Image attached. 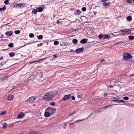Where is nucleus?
I'll use <instances>...</instances> for the list:
<instances>
[{"label":"nucleus","instance_id":"obj_1","mask_svg":"<svg viewBox=\"0 0 134 134\" xmlns=\"http://www.w3.org/2000/svg\"><path fill=\"white\" fill-rule=\"evenodd\" d=\"M58 94V92L56 91H49L46 93L42 97L43 99H51L54 97Z\"/></svg>","mask_w":134,"mask_h":134},{"label":"nucleus","instance_id":"obj_2","mask_svg":"<svg viewBox=\"0 0 134 134\" xmlns=\"http://www.w3.org/2000/svg\"><path fill=\"white\" fill-rule=\"evenodd\" d=\"M132 58L131 54L129 53H125L123 55V59L125 60H127Z\"/></svg>","mask_w":134,"mask_h":134},{"label":"nucleus","instance_id":"obj_3","mask_svg":"<svg viewBox=\"0 0 134 134\" xmlns=\"http://www.w3.org/2000/svg\"><path fill=\"white\" fill-rule=\"evenodd\" d=\"M110 35L108 34H101L99 35L98 36V38L100 39L102 38H103L104 39H108L110 38Z\"/></svg>","mask_w":134,"mask_h":134},{"label":"nucleus","instance_id":"obj_4","mask_svg":"<svg viewBox=\"0 0 134 134\" xmlns=\"http://www.w3.org/2000/svg\"><path fill=\"white\" fill-rule=\"evenodd\" d=\"M131 30L130 29H121L118 32H124L125 34H130L131 32Z\"/></svg>","mask_w":134,"mask_h":134},{"label":"nucleus","instance_id":"obj_5","mask_svg":"<svg viewBox=\"0 0 134 134\" xmlns=\"http://www.w3.org/2000/svg\"><path fill=\"white\" fill-rule=\"evenodd\" d=\"M56 110L55 108H52L50 107H48L46 109V111H48L50 114H53L55 112Z\"/></svg>","mask_w":134,"mask_h":134},{"label":"nucleus","instance_id":"obj_6","mask_svg":"<svg viewBox=\"0 0 134 134\" xmlns=\"http://www.w3.org/2000/svg\"><path fill=\"white\" fill-rule=\"evenodd\" d=\"M15 6L16 8H21L26 7V4L25 3L17 4L16 5H15Z\"/></svg>","mask_w":134,"mask_h":134},{"label":"nucleus","instance_id":"obj_7","mask_svg":"<svg viewBox=\"0 0 134 134\" xmlns=\"http://www.w3.org/2000/svg\"><path fill=\"white\" fill-rule=\"evenodd\" d=\"M71 97V95L70 94L68 95H65L62 98V100L64 101H65L66 100H68Z\"/></svg>","mask_w":134,"mask_h":134},{"label":"nucleus","instance_id":"obj_8","mask_svg":"<svg viewBox=\"0 0 134 134\" xmlns=\"http://www.w3.org/2000/svg\"><path fill=\"white\" fill-rule=\"evenodd\" d=\"M47 58H48L47 57H46L45 58H43L42 59H39V60H36V61H34L31 62H30L29 63V64H31L32 63H33L36 62H37V63L40 62H41V61H42L43 60H45Z\"/></svg>","mask_w":134,"mask_h":134},{"label":"nucleus","instance_id":"obj_9","mask_svg":"<svg viewBox=\"0 0 134 134\" xmlns=\"http://www.w3.org/2000/svg\"><path fill=\"white\" fill-rule=\"evenodd\" d=\"M34 97L32 96L28 98L26 100V102H33L35 100Z\"/></svg>","mask_w":134,"mask_h":134},{"label":"nucleus","instance_id":"obj_10","mask_svg":"<svg viewBox=\"0 0 134 134\" xmlns=\"http://www.w3.org/2000/svg\"><path fill=\"white\" fill-rule=\"evenodd\" d=\"M84 48L83 47L79 48L75 50V52L76 53H79L83 52Z\"/></svg>","mask_w":134,"mask_h":134},{"label":"nucleus","instance_id":"obj_11","mask_svg":"<svg viewBox=\"0 0 134 134\" xmlns=\"http://www.w3.org/2000/svg\"><path fill=\"white\" fill-rule=\"evenodd\" d=\"M126 43L125 41H120L116 42L114 44V45H120L121 44H122L123 43Z\"/></svg>","mask_w":134,"mask_h":134},{"label":"nucleus","instance_id":"obj_12","mask_svg":"<svg viewBox=\"0 0 134 134\" xmlns=\"http://www.w3.org/2000/svg\"><path fill=\"white\" fill-rule=\"evenodd\" d=\"M14 96L12 95H9L7 97V99L9 101H11L13 99Z\"/></svg>","mask_w":134,"mask_h":134},{"label":"nucleus","instance_id":"obj_13","mask_svg":"<svg viewBox=\"0 0 134 134\" xmlns=\"http://www.w3.org/2000/svg\"><path fill=\"white\" fill-rule=\"evenodd\" d=\"M13 34V31H8L6 32L5 33V34L8 36H11Z\"/></svg>","mask_w":134,"mask_h":134},{"label":"nucleus","instance_id":"obj_14","mask_svg":"<svg viewBox=\"0 0 134 134\" xmlns=\"http://www.w3.org/2000/svg\"><path fill=\"white\" fill-rule=\"evenodd\" d=\"M51 114L48 111H46V110L44 113V115L45 117H49L51 116Z\"/></svg>","mask_w":134,"mask_h":134},{"label":"nucleus","instance_id":"obj_15","mask_svg":"<svg viewBox=\"0 0 134 134\" xmlns=\"http://www.w3.org/2000/svg\"><path fill=\"white\" fill-rule=\"evenodd\" d=\"M25 115L23 112L20 113L18 116L17 118L21 119Z\"/></svg>","mask_w":134,"mask_h":134},{"label":"nucleus","instance_id":"obj_16","mask_svg":"<svg viewBox=\"0 0 134 134\" xmlns=\"http://www.w3.org/2000/svg\"><path fill=\"white\" fill-rule=\"evenodd\" d=\"M87 40L86 38H83L81 40L80 42L82 44H85L87 42Z\"/></svg>","mask_w":134,"mask_h":134},{"label":"nucleus","instance_id":"obj_17","mask_svg":"<svg viewBox=\"0 0 134 134\" xmlns=\"http://www.w3.org/2000/svg\"><path fill=\"white\" fill-rule=\"evenodd\" d=\"M30 134H42L40 132H37L36 131H31L30 132Z\"/></svg>","mask_w":134,"mask_h":134},{"label":"nucleus","instance_id":"obj_18","mask_svg":"<svg viewBox=\"0 0 134 134\" xmlns=\"http://www.w3.org/2000/svg\"><path fill=\"white\" fill-rule=\"evenodd\" d=\"M103 4L104 6L107 7L110 4V3L109 2H104Z\"/></svg>","mask_w":134,"mask_h":134},{"label":"nucleus","instance_id":"obj_19","mask_svg":"<svg viewBox=\"0 0 134 134\" xmlns=\"http://www.w3.org/2000/svg\"><path fill=\"white\" fill-rule=\"evenodd\" d=\"M35 113L37 116H39L40 114V112L38 111H35Z\"/></svg>","mask_w":134,"mask_h":134},{"label":"nucleus","instance_id":"obj_20","mask_svg":"<svg viewBox=\"0 0 134 134\" xmlns=\"http://www.w3.org/2000/svg\"><path fill=\"white\" fill-rule=\"evenodd\" d=\"M37 12V9H33L32 11V13L34 14H36Z\"/></svg>","mask_w":134,"mask_h":134},{"label":"nucleus","instance_id":"obj_21","mask_svg":"<svg viewBox=\"0 0 134 134\" xmlns=\"http://www.w3.org/2000/svg\"><path fill=\"white\" fill-rule=\"evenodd\" d=\"M37 37L38 39L41 40L43 38V37L42 35H40L38 36H37Z\"/></svg>","mask_w":134,"mask_h":134},{"label":"nucleus","instance_id":"obj_22","mask_svg":"<svg viewBox=\"0 0 134 134\" xmlns=\"http://www.w3.org/2000/svg\"><path fill=\"white\" fill-rule=\"evenodd\" d=\"M15 55L14 53L13 52H11L9 53V55L10 57H13Z\"/></svg>","mask_w":134,"mask_h":134},{"label":"nucleus","instance_id":"obj_23","mask_svg":"<svg viewBox=\"0 0 134 134\" xmlns=\"http://www.w3.org/2000/svg\"><path fill=\"white\" fill-rule=\"evenodd\" d=\"M43 9L42 8L40 7L38 8L37 9V11L39 12H41L43 11Z\"/></svg>","mask_w":134,"mask_h":134},{"label":"nucleus","instance_id":"obj_24","mask_svg":"<svg viewBox=\"0 0 134 134\" xmlns=\"http://www.w3.org/2000/svg\"><path fill=\"white\" fill-rule=\"evenodd\" d=\"M72 42L73 43L76 44L77 43L78 41L76 39H74L72 40Z\"/></svg>","mask_w":134,"mask_h":134},{"label":"nucleus","instance_id":"obj_25","mask_svg":"<svg viewBox=\"0 0 134 134\" xmlns=\"http://www.w3.org/2000/svg\"><path fill=\"white\" fill-rule=\"evenodd\" d=\"M127 19L128 21H130L132 20V18L131 16H128L127 17Z\"/></svg>","mask_w":134,"mask_h":134},{"label":"nucleus","instance_id":"obj_26","mask_svg":"<svg viewBox=\"0 0 134 134\" xmlns=\"http://www.w3.org/2000/svg\"><path fill=\"white\" fill-rule=\"evenodd\" d=\"M129 39L130 40H133L134 39V36H128Z\"/></svg>","mask_w":134,"mask_h":134},{"label":"nucleus","instance_id":"obj_27","mask_svg":"<svg viewBox=\"0 0 134 134\" xmlns=\"http://www.w3.org/2000/svg\"><path fill=\"white\" fill-rule=\"evenodd\" d=\"M7 124L6 123H4L2 125L3 128L5 129L7 126Z\"/></svg>","mask_w":134,"mask_h":134},{"label":"nucleus","instance_id":"obj_28","mask_svg":"<svg viewBox=\"0 0 134 134\" xmlns=\"http://www.w3.org/2000/svg\"><path fill=\"white\" fill-rule=\"evenodd\" d=\"M6 8V7H4L2 8H0V11H4L5 10Z\"/></svg>","mask_w":134,"mask_h":134},{"label":"nucleus","instance_id":"obj_29","mask_svg":"<svg viewBox=\"0 0 134 134\" xmlns=\"http://www.w3.org/2000/svg\"><path fill=\"white\" fill-rule=\"evenodd\" d=\"M113 101L114 102H117V103H120L121 100L114 99Z\"/></svg>","mask_w":134,"mask_h":134},{"label":"nucleus","instance_id":"obj_30","mask_svg":"<svg viewBox=\"0 0 134 134\" xmlns=\"http://www.w3.org/2000/svg\"><path fill=\"white\" fill-rule=\"evenodd\" d=\"M34 35L33 34L31 33L29 34V37L30 38H32L34 37Z\"/></svg>","mask_w":134,"mask_h":134},{"label":"nucleus","instance_id":"obj_31","mask_svg":"<svg viewBox=\"0 0 134 134\" xmlns=\"http://www.w3.org/2000/svg\"><path fill=\"white\" fill-rule=\"evenodd\" d=\"M8 46L10 48L13 47V43H10L8 45Z\"/></svg>","mask_w":134,"mask_h":134},{"label":"nucleus","instance_id":"obj_32","mask_svg":"<svg viewBox=\"0 0 134 134\" xmlns=\"http://www.w3.org/2000/svg\"><path fill=\"white\" fill-rule=\"evenodd\" d=\"M80 11L79 9H77V10L76 11L75 14L77 15H79L80 14Z\"/></svg>","mask_w":134,"mask_h":134},{"label":"nucleus","instance_id":"obj_33","mask_svg":"<svg viewBox=\"0 0 134 134\" xmlns=\"http://www.w3.org/2000/svg\"><path fill=\"white\" fill-rule=\"evenodd\" d=\"M59 42L58 41H55L54 42V44L55 45H57L59 44Z\"/></svg>","mask_w":134,"mask_h":134},{"label":"nucleus","instance_id":"obj_34","mask_svg":"<svg viewBox=\"0 0 134 134\" xmlns=\"http://www.w3.org/2000/svg\"><path fill=\"white\" fill-rule=\"evenodd\" d=\"M6 113V111H2L1 113H0V115H5Z\"/></svg>","mask_w":134,"mask_h":134},{"label":"nucleus","instance_id":"obj_35","mask_svg":"<svg viewBox=\"0 0 134 134\" xmlns=\"http://www.w3.org/2000/svg\"><path fill=\"white\" fill-rule=\"evenodd\" d=\"M94 100L96 102H98L102 100V99L98 98H95Z\"/></svg>","mask_w":134,"mask_h":134},{"label":"nucleus","instance_id":"obj_36","mask_svg":"<svg viewBox=\"0 0 134 134\" xmlns=\"http://www.w3.org/2000/svg\"><path fill=\"white\" fill-rule=\"evenodd\" d=\"M20 32V31L19 30H16L15 32V34H19Z\"/></svg>","mask_w":134,"mask_h":134},{"label":"nucleus","instance_id":"obj_37","mask_svg":"<svg viewBox=\"0 0 134 134\" xmlns=\"http://www.w3.org/2000/svg\"><path fill=\"white\" fill-rule=\"evenodd\" d=\"M50 105L52 106H54L55 105V104L54 102H52L50 103Z\"/></svg>","mask_w":134,"mask_h":134},{"label":"nucleus","instance_id":"obj_38","mask_svg":"<svg viewBox=\"0 0 134 134\" xmlns=\"http://www.w3.org/2000/svg\"><path fill=\"white\" fill-rule=\"evenodd\" d=\"M9 1L8 0H5L4 2V3L5 4H9Z\"/></svg>","mask_w":134,"mask_h":134},{"label":"nucleus","instance_id":"obj_39","mask_svg":"<svg viewBox=\"0 0 134 134\" xmlns=\"http://www.w3.org/2000/svg\"><path fill=\"white\" fill-rule=\"evenodd\" d=\"M81 10L83 11H85L86 10V8L85 7H83L82 8Z\"/></svg>","mask_w":134,"mask_h":134},{"label":"nucleus","instance_id":"obj_40","mask_svg":"<svg viewBox=\"0 0 134 134\" xmlns=\"http://www.w3.org/2000/svg\"><path fill=\"white\" fill-rule=\"evenodd\" d=\"M82 95L81 94L80 95H77V97L78 98H81L82 97Z\"/></svg>","mask_w":134,"mask_h":134},{"label":"nucleus","instance_id":"obj_41","mask_svg":"<svg viewBox=\"0 0 134 134\" xmlns=\"http://www.w3.org/2000/svg\"><path fill=\"white\" fill-rule=\"evenodd\" d=\"M123 99L124 100H127L129 99V98L128 97L126 96V97H124L123 98Z\"/></svg>","mask_w":134,"mask_h":134},{"label":"nucleus","instance_id":"obj_42","mask_svg":"<svg viewBox=\"0 0 134 134\" xmlns=\"http://www.w3.org/2000/svg\"><path fill=\"white\" fill-rule=\"evenodd\" d=\"M127 2L131 3H132V1L131 0H127Z\"/></svg>","mask_w":134,"mask_h":134},{"label":"nucleus","instance_id":"obj_43","mask_svg":"<svg viewBox=\"0 0 134 134\" xmlns=\"http://www.w3.org/2000/svg\"><path fill=\"white\" fill-rule=\"evenodd\" d=\"M120 98H119V96L115 97H114V99H119Z\"/></svg>","mask_w":134,"mask_h":134},{"label":"nucleus","instance_id":"obj_44","mask_svg":"<svg viewBox=\"0 0 134 134\" xmlns=\"http://www.w3.org/2000/svg\"><path fill=\"white\" fill-rule=\"evenodd\" d=\"M71 99H72L73 100H75V97L74 96H72L71 97Z\"/></svg>","mask_w":134,"mask_h":134},{"label":"nucleus","instance_id":"obj_45","mask_svg":"<svg viewBox=\"0 0 134 134\" xmlns=\"http://www.w3.org/2000/svg\"><path fill=\"white\" fill-rule=\"evenodd\" d=\"M69 51L71 52H72V53L74 52V51L73 49H71Z\"/></svg>","mask_w":134,"mask_h":134},{"label":"nucleus","instance_id":"obj_46","mask_svg":"<svg viewBox=\"0 0 134 134\" xmlns=\"http://www.w3.org/2000/svg\"><path fill=\"white\" fill-rule=\"evenodd\" d=\"M53 56L54 58H56L57 57V54H54L53 55Z\"/></svg>","mask_w":134,"mask_h":134},{"label":"nucleus","instance_id":"obj_47","mask_svg":"<svg viewBox=\"0 0 134 134\" xmlns=\"http://www.w3.org/2000/svg\"><path fill=\"white\" fill-rule=\"evenodd\" d=\"M113 87L114 86L112 85H109L108 86V87H110V88H113Z\"/></svg>","mask_w":134,"mask_h":134},{"label":"nucleus","instance_id":"obj_48","mask_svg":"<svg viewBox=\"0 0 134 134\" xmlns=\"http://www.w3.org/2000/svg\"><path fill=\"white\" fill-rule=\"evenodd\" d=\"M4 38V36H3V35L2 34L1 35V38Z\"/></svg>","mask_w":134,"mask_h":134},{"label":"nucleus","instance_id":"obj_49","mask_svg":"<svg viewBox=\"0 0 134 134\" xmlns=\"http://www.w3.org/2000/svg\"><path fill=\"white\" fill-rule=\"evenodd\" d=\"M112 105H108V106H107L106 107H105L104 108H107L108 107H110V106H112Z\"/></svg>","mask_w":134,"mask_h":134},{"label":"nucleus","instance_id":"obj_50","mask_svg":"<svg viewBox=\"0 0 134 134\" xmlns=\"http://www.w3.org/2000/svg\"><path fill=\"white\" fill-rule=\"evenodd\" d=\"M76 113V112H75V113H71L70 115V116H71V115H73L74 114H75V113Z\"/></svg>","mask_w":134,"mask_h":134},{"label":"nucleus","instance_id":"obj_51","mask_svg":"<svg viewBox=\"0 0 134 134\" xmlns=\"http://www.w3.org/2000/svg\"><path fill=\"white\" fill-rule=\"evenodd\" d=\"M82 120H78L77 121H76L75 122L76 123H77V122H79V121H81Z\"/></svg>","mask_w":134,"mask_h":134},{"label":"nucleus","instance_id":"obj_52","mask_svg":"<svg viewBox=\"0 0 134 134\" xmlns=\"http://www.w3.org/2000/svg\"><path fill=\"white\" fill-rule=\"evenodd\" d=\"M102 2H105L107 1V0H100Z\"/></svg>","mask_w":134,"mask_h":134},{"label":"nucleus","instance_id":"obj_53","mask_svg":"<svg viewBox=\"0 0 134 134\" xmlns=\"http://www.w3.org/2000/svg\"><path fill=\"white\" fill-rule=\"evenodd\" d=\"M107 93H105L104 94V97H105L106 96H107Z\"/></svg>","mask_w":134,"mask_h":134},{"label":"nucleus","instance_id":"obj_54","mask_svg":"<svg viewBox=\"0 0 134 134\" xmlns=\"http://www.w3.org/2000/svg\"><path fill=\"white\" fill-rule=\"evenodd\" d=\"M97 13V12H94V15H96Z\"/></svg>","mask_w":134,"mask_h":134},{"label":"nucleus","instance_id":"obj_55","mask_svg":"<svg viewBox=\"0 0 134 134\" xmlns=\"http://www.w3.org/2000/svg\"><path fill=\"white\" fill-rule=\"evenodd\" d=\"M3 58V57H0V60H2Z\"/></svg>","mask_w":134,"mask_h":134},{"label":"nucleus","instance_id":"obj_56","mask_svg":"<svg viewBox=\"0 0 134 134\" xmlns=\"http://www.w3.org/2000/svg\"><path fill=\"white\" fill-rule=\"evenodd\" d=\"M104 61V59H102L101 61H100V62H103V61Z\"/></svg>","mask_w":134,"mask_h":134},{"label":"nucleus","instance_id":"obj_57","mask_svg":"<svg viewBox=\"0 0 134 134\" xmlns=\"http://www.w3.org/2000/svg\"><path fill=\"white\" fill-rule=\"evenodd\" d=\"M32 43H26V45H27L28 44H31Z\"/></svg>","mask_w":134,"mask_h":134},{"label":"nucleus","instance_id":"obj_58","mask_svg":"<svg viewBox=\"0 0 134 134\" xmlns=\"http://www.w3.org/2000/svg\"><path fill=\"white\" fill-rule=\"evenodd\" d=\"M124 33V32H122L120 34V35H125V33Z\"/></svg>","mask_w":134,"mask_h":134},{"label":"nucleus","instance_id":"obj_59","mask_svg":"<svg viewBox=\"0 0 134 134\" xmlns=\"http://www.w3.org/2000/svg\"><path fill=\"white\" fill-rule=\"evenodd\" d=\"M125 101L122 100H121L120 103L124 102Z\"/></svg>","mask_w":134,"mask_h":134},{"label":"nucleus","instance_id":"obj_60","mask_svg":"<svg viewBox=\"0 0 134 134\" xmlns=\"http://www.w3.org/2000/svg\"><path fill=\"white\" fill-rule=\"evenodd\" d=\"M72 31L74 32L76 31V30L75 29H73L72 30Z\"/></svg>","mask_w":134,"mask_h":134},{"label":"nucleus","instance_id":"obj_61","mask_svg":"<svg viewBox=\"0 0 134 134\" xmlns=\"http://www.w3.org/2000/svg\"><path fill=\"white\" fill-rule=\"evenodd\" d=\"M130 76H134V73L133 74H132L130 75Z\"/></svg>","mask_w":134,"mask_h":134},{"label":"nucleus","instance_id":"obj_62","mask_svg":"<svg viewBox=\"0 0 134 134\" xmlns=\"http://www.w3.org/2000/svg\"><path fill=\"white\" fill-rule=\"evenodd\" d=\"M15 88V87H14V88H12V89L11 90H10V91H11L12 90H13V89H14V88Z\"/></svg>","mask_w":134,"mask_h":134},{"label":"nucleus","instance_id":"obj_63","mask_svg":"<svg viewBox=\"0 0 134 134\" xmlns=\"http://www.w3.org/2000/svg\"><path fill=\"white\" fill-rule=\"evenodd\" d=\"M57 23H60V22L58 20L57 22Z\"/></svg>","mask_w":134,"mask_h":134},{"label":"nucleus","instance_id":"obj_64","mask_svg":"<svg viewBox=\"0 0 134 134\" xmlns=\"http://www.w3.org/2000/svg\"><path fill=\"white\" fill-rule=\"evenodd\" d=\"M1 66H3V64H2V63H1Z\"/></svg>","mask_w":134,"mask_h":134}]
</instances>
